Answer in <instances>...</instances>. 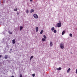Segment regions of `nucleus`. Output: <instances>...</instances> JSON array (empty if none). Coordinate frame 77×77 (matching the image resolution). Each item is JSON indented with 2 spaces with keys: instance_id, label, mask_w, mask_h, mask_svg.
Returning a JSON list of instances; mask_svg holds the SVG:
<instances>
[{
  "instance_id": "f257e3e1",
  "label": "nucleus",
  "mask_w": 77,
  "mask_h": 77,
  "mask_svg": "<svg viewBox=\"0 0 77 77\" xmlns=\"http://www.w3.org/2000/svg\"><path fill=\"white\" fill-rule=\"evenodd\" d=\"M57 27H61V23H58L57 25Z\"/></svg>"
},
{
  "instance_id": "f03ea898",
  "label": "nucleus",
  "mask_w": 77,
  "mask_h": 77,
  "mask_svg": "<svg viewBox=\"0 0 77 77\" xmlns=\"http://www.w3.org/2000/svg\"><path fill=\"white\" fill-rule=\"evenodd\" d=\"M60 47L62 49L64 48V45L62 43H61L60 44Z\"/></svg>"
},
{
  "instance_id": "7ed1b4c3",
  "label": "nucleus",
  "mask_w": 77,
  "mask_h": 77,
  "mask_svg": "<svg viewBox=\"0 0 77 77\" xmlns=\"http://www.w3.org/2000/svg\"><path fill=\"white\" fill-rule=\"evenodd\" d=\"M33 17L35 18H36V19L38 18V16L36 14H34L33 15Z\"/></svg>"
},
{
  "instance_id": "20e7f679",
  "label": "nucleus",
  "mask_w": 77,
  "mask_h": 77,
  "mask_svg": "<svg viewBox=\"0 0 77 77\" xmlns=\"http://www.w3.org/2000/svg\"><path fill=\"white\" fill-rule=\"evenodd\" d=\"M35 30H36V32H38V27H35Z\"/></svg>"
},
{
  "instance_id": "39448f33",
  "label": "nucleus",
  "mask_w": 77,
  "mask_h": 77,
  "mask_svg": "<svg viewBox=\"0 0 77 77\" xmlns=\"http://www.w3.org/2000/svg\"><path fill=\"white\" fill-rule=\"evenodd\" d=\"M8 55H5V59H8Z\"/></svg>"
},
{
  "instance_id": "423d86ee",
  "label": "nucleus",
  "mask_w": 77,
  "mask_h": 77,
  "mask_svg": "<svg viewBox=\"0 0 77 77\" xmlns=\"http://www.w3.org/2000/svg\"><path fill=\"white\" fill-rule=\"evenodd\" d=\"M13 44H14L15 43V40L13 39L12 40Z\"/></svg>"
},
{
  "instance_id": "0eeeda50",
  "label": "nucleus",
  "mask_w": 77,
  "mask_h": 77,
  "mask_svg": "<svg viewBox=\"0 0 77 77\" xmlns=\"http://www.w3.org/2000/svg\"><path fill=\"white\" fill-rule=\"evenodd\" d=\"M50 47H51L53 46V43H52V42H50Z\"/></svg>"
},
{
  "instance_id": "6e6552de",
  "label": "nucleus",
  "mask_w": 77,
  "mask_h": 77,
  "mask_svg": "<svg viewBox=\"0 0 77 77\" xmlns=\"http://www.w3.org/2000/svg\"><path fill=\"white\" fill-rule=\"evenodd\" d=\"M57 69L59 71V70H61V69H62V68H61V67H59V68H57Z\"/></svg>"
},
{
  "instance_id": "1a4fd4ad",
  "label": "nucleus",
  "mask_w": 77,
  "mask_h": 77,
  "mask_svg": "<svg viewBox=\"0 0 77 77\" xmlns=\"http://www.w3.org/2000/svg\"><path fill=\"white\" fill-rule=\"evenodd\" d=\"M70 70H71V69L70 68H69L67 70V72H69V71H70Z\"/></svg>"
},
{
  "instance_id": "9d476101",
  "label": "nucleus",
  "mask_w": 77,
  "mask_h": 77,
  "mask_svg": "<svg viewBox=\"0 0 77 77\" xmlns=\"http://www.w3.org/2000/svg\"><path fill=\"white\" fill-rule=\"evenodd\" d=\"M32 12H34V10L33 9H32L30 11V13L32 14Z\"/></svg>"
},
{
  "instance_id": "9b49d317",
  "label": "nucleus",
  "mask_w": 77,
  "mask_h": 77,
  "mask_svg": "<svg viewBox=\"0 0 77 77\" xmlns=\"http://www.w3.org/2000/svg\"><path fill=\"white\" fill-rule=\"evenodd\" d=\"M26 13H27V14H29V11L28 9L26 10Z\"/></svg>"
},
{
  "instance_id": "f8f14e48",
  "label": "nucleus",
  "mask_w": 77,
  "mask_h": 77,
  "mask_svg": "<svg viewBox=\"0 0 77 77\" xmlns=\"http://www.w3.org/2000/svg\"><path fill=\"white\" fill-rule=\"evenodd\" d=\"M65 31H64L62 32V35H64V34H65Z\"/></svg>"
},
{
  "instance_id": "ddd939ff",
  "label": "nucleus",
  "mask_w": 77,
  "mask_h": 77,
  "mask_svg": "<svg viewBox=\"0 0 77 77\" xmlns=\"http://www.w3.org/2000/svg\"><path fill=\"white\" fill-rule=\"evenodd\" d=\"M23 29V26H20V30L21 31V30H22V29Z\"/></svg>"
},
{
  "instance_id": "4468645a",
  "label": "nucleus",
  "mask_w": 77,
  "mask_h": 77,
  "mask_svg": "<svg viewBox=\"0 0 77 77\" xmlns=\"http://www.w3.org/2000/svg\"><path fill=\"white\" fill-rule=\"evenodd\" d=\"M46 39L44 38H42V41H46V40L45 39Z\"/></svg>"
},
{
  "instance_id": "2eb2a0df",
  "label": "nucleus",
  "mask_w": 77,
  "mask_h": 77,
  "mask_svg": "<svg viewBox=\"0 0 77 77\" xmlns=\"http://www.w3.org/2000/svg\"><path fill=\"white\" fill-rule=\"evenodd\" d=\"M43 37L45 39L47 38V37H46V36H45V35H43Z\"/></svg>"
},
{
  "instance_id": "dca6fc26",
  "label": "nucleus",
  "mask_w": 77,
  "mask_h": 77,
  "mask_svg": "<svg viewBox=\"0 0 77 77\" xmlns=\"http://www.w3.org/2000/svg\"><path fill=\"white\" fill-rule=\"evenodd\" d=\"M54 27H52L51 29V30H52V31H53V30H54Z\"/></svg>"
},
{
  "instance_id": "f3484780",
  "label": "nucleus",
  "mask_w": 77,
  "mask_h": 77,
  "mask_svg": "<svg viewBox=\"0 0 77 77\" xmlns=\"http://www.w3.org/2000/svg\"><path fill=\"white\" fill-rule=\"evenodd\" d=\"M8 33H9V34H12V32H11L10 31H8Z\"/></svg>"
},
{
  "instance_id": "a211bd4d",
  "label": "nucleus",
  "mask_w": 77,
  "mask_h": 77,
  "mask_svg": "<svg viewBox=\"0 0 77 77\" xmlns=\"http://www.w3.org/2000/svg\"><path fill=\"white\" fill-rule=\"evenodd\" d=\"M33 56H31L30 58V60H32V58H33Z\"/></svg>"
},
{
  "instance_id": "6ab92c4d",
  "label": "nucleus",
  "mask_w": 77,
  "mask_h": 77,
  "mask_svg": "<svg viewBox=\"0 0 77 77\" xmlns=\"http://www.w3.org/2000/svg\"><path fill=\"white\" fill-rule=\"evenodd\" d=\"M43 33V30H42L40 32V34H42V33Z\"/></svg>"
},
{
  "instance_id": "aec40b11",
  "label": "nucleus",
  "mask_w": 77,
  "mask_h": 77,
  "mask_svg": "<svg viewBox=\"0 0 77 77\" xmlns=\"http://www.w3.org/2000/svg\"><path fill=\"white\" fill-rule=\"evenodd\" d=\"M54 33H56L57 32V31H56V30H54Z\"/></svg>"
},
{
  "instance_id": "412c9836",
  "label": "nucleus",
  "mask_w": 77,
  "mask_h": 77,
  "mask_svg": "<svg viewBox=\"0 0 77 77\" xmlns=\"http://www.w3.org/2000/svg\"><path fill=\"white\" fill-rule=\"evenodd\" d=\"M17 8H16L14 9V11H17Z\"/></svg>"
},
{
  "instance_id": "4be33fe9",
  "label": "nucleus",
  "mask_w": 77,
  "mask_h": 77,
  "mask_svg": "<svg viewBox=\"0 0 77 77\" xmlns=\"http://www.w3.org/2000/svg\"><path fill=\"white\" fill-rule=\"evenodd\" d=\"M69 36H71V37H72V34H69Z\"/></svg>"
},
{
  "instance_id": "5701e85b",
  "label": "nucleus",
  "mask_w": 77,
  "mask_h": 77,
  "mask_svg": "<svg viewBox=\"0 0 77 77\" xmlns=\"http://www.w3.org/2000/svg\"><path fill=\"white\" fill-rule=\"evenodd\" d=\"M35 74H32L33 77H35Z\"/></svg>"
},
{
  "instance_id": "b1692460",
  "label": "nucleus",
  "mask_w": 77,
  "mask_h": 77,
  "mask_svg": "<svg viewBox=\"0 0 77 77\" xmlns=\"http://www.w3.org/2000/svg\"><path fill=\"white\" fill-rule=\"evenodd\" d=\"M20 77H22V75L20 74Z\"/></svg>"
},
{
  "instance_id": "393cba45",
  "label": "nucleus",
  "mask_w": 77,
  "mask_h": 77,
  "mask_svg": "<svg viewBox=\"0 0 77 77\" xmlns=\"http://www.w3.org/2000/svg\"><path fill=\"white\" fill-rule=\"evenodd\" d=\"M76 74H77V69H76Z\"/></svg>"
},
{
  "instance_id": "a878e982",
  "label": "nucleus",
  "mask_w": 77,
  "mask_h": 77,
  "mask_svg": "<svg viewBox=\"0 0 77 77\" xmlns=\"http://www.w3.org/2000/svg\"><path fill=\"white\" fill-rule=\"evenodd\" d=\"M17 15H19V13H17Z\"/></svg>"
},
{
  "instance_id": "bb28decb",
  "label": "nucleus",
  "mask_w": 77,
  "mask_h": 77,
  "mask_svg": "<svg viewBox=\"0 0 77 77\" xmlns=\"http://www.w3.org/2000/svg\"><path fill=\"white\" fill-rule=\"evenodd\" d=\"M12 49H10V51H12Z\"/></svg>"
},
{
  "instance_id": "cd10ccee",
  "label": "nucleus",
  "mask_w": 77,
  "mask_h": 77,
  "mask_svg": "<svg viewBox=\"0 0 77 77\" xmlns=\"http://www.w3.org/2000/svg\"><path fill=\"white\" fill-rule=\"evenodd\" d=\"M11 77H14V76L13 75H12V76H11Z\"/></svg>"
},
{
  "instance_id": "c85d7f7f",
  "label": "nucleus",
  "mask_w": 77,
  "mask_h": 77,
  "mask_svg": "<svg viewBox=\"0 0 77 77\" xmlns=\"http://www.w3.org/2000/svg\"><path fill=\"white\" fill-rule=\"evenodd\" d=\"M2 57V56L0 55V58Z\"/></svg>"
},
{
  "instance_id": "c756f323",
  "label": "nucleus",
  "mask_w": 77,
  "mask_h": 77,
  "mask_svg": "<svg viewBox=\"0 0 77 77\" xmlns=\"http://www.w3.org/2000/svg\"><path fill=\"white\" fill-rule=\"evenodd\" d=\"M32 0H30V2H32Z\"/></svg>"
}]
</instances>
